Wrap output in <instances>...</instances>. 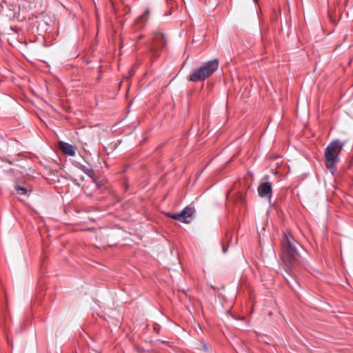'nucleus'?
<instances>
[{"label": "nucleus", "mask_w": 353, "mask_h": 353, "mask_svg": "<svg viewBox=\"0 0 353 353\" xmlns=\"http://www.w3.org/2000/svg\"><path fill=\"white\" fill-rule=\"evenodd\" d=\"M150 10L147 9L143 14L138 17L135 21L137 28H142L148 20Z\"/></svg>", "instance_id": "7"}, {"label": "nucleus", "mask_w": 353, "mask_h": 353, "mask_svg": "<svg viewBox=\"0 0 353 353\" xmlns=\"http://www.w3.org/2000/svg\"><path fill=\"white\" fill-rule=\"evenodd\" d=\"M204 350H207V347L205 345H204Z\"/></svg>", "instance_id": "16"}, {"label": "nucleus", "mask_w": 353, "mask_h": 353, "mask_svg": "<svg viewBox=\"0 0 353 353\" xmlns=\"http://www.w3.org/2000/svg\"><path fill=\"white\" fill-rule=\"evenodd\" d=\"M2 3L8 6L9 4L14 3V0H2Z\"/></svg>", "instance_id": "12"}, {"label": "nucleus", "mask_w": 353, "mask_h": 353, "mask_svg": "<svg viewBox=\"0 0 353 353\" xmlns=\"http://www.w3.org/2000/svg\"><path fill=\"white\" fill-rule=\"evenodd\" d=\"M219 62L218 59L207 61L203 66L195 70L190 76L189 79L193 82L204 81L218 69Z\"/></svg>", "instance_id": "3"}, {"label": "nucleus", "mask_w": 353, "mask_h": 353, "mask_svg": "<svg viewBox=\"0 0 353 353\" xmlns=\"http://www.w3.org/2000/svg\"><path fill=\"white\" fill-rule=\"evenodd\" d=\"M259 196L270 200L272 194V184L270 182L261 183L257 188Z\"/></svg>", "instance_id": "5"}, {"label": "nucleus", "mask_w": 353, "mask_h": 353, "mask_svg": "<svg viewBox=\"0 0 353 353\" xmlns=\"http://www.w3.org/2000/svg\"><path fill=\"white\" fill-rule=\"evenodd\" d=\"M83 191L85 192V193L86 194H91L90 193H89L88 192H87V190H86V189L85 188V187H84V186L83 187Z\"/></svg>", "instance_id": "15"}, {"label": "nucleus", "mask_w": 353, "mask_h": 353, "mask_svg": "<svg viewBox=\"0 0 353 353\" xmlns=\"http://www.w3.org/2000/svg\"><path fill=\"white\" fill-rule=\"evenodd\" d=\"M79 168L82 170L85 174H87L88 176H90L92 181L96 184L97 187H99V185L97 183V179L95 178V174L94 170L92 168H88L86 166L83 165H80Z\"/></svg>", "instance_id": "8"}, {"label": "nucleus", "mask_w": 353, "mask_h": 353, "mask_svg": "<svg viewBox=\"0 0 353 353\" xmlns=\"http://www.w3.org/2000/svg\"><path fill=\"white\" fill-rule=\"evenodd\" d=\"M194 212L195 210L194 207L192 206H186L181 210L183 216L185 220H188V219H190L194 214Z\"/></svg>", "instance_id": "9"}, {"label": "nucleus", "mask_w": 353, "mask_h": 353, "mask_svg": "<svg viewBox=\"0 0 353 353\" xmlns=\"http://www.w3.org/2000/svg\"><path fill=\"white\" fill-rule=\"evenodd\" d=\"M59 148L61 151L69 156H74L76 148L71 144L63 141L59 142Z\"/></svg>", "instance_id": "6"}, {"label": "nucleus", "mask_w": 353, "mask_h": 353, "mask_svg": "<svg viewBox=\"0 0 353 353\" xmlns=\"http://www.w3.org/2000/svg\"><path fill=\"white\" fill-rule=\"evenodd\" d=\"M255 3L258 2V0H253Z\"/></svg>", "instance_id": "17"}, {"label": "nucleus", "mask_w": 353, "mask_h": 353, "mask_svg": "<svg viewBox=\"0 0 353 353\" xmlns=\"http://www.w3.org/2000/svg\"><path fill=\"white\" fill-rule=\"evenodd\" d=\"M345 145V143L339 140L331 141L325 150V166L332 173L336 170V164L339 161V155Z\"/></svg>", "instance_id": "2"}, {"label": "nucleus", "mask_w": 353, "mask_h": 353, "mask_svg": "<svg viewBox=\"0 0 353 353\" xmlns=\"http://www.w3.org/2000/svg\"><path fill=\"white\" fill-rule=\"evenodd\" d=\"M228 248V245H227V246L223 245L222 250H223V253H225L227 252Z\"/></svg>", "instance_id": "13"}, {"label": "nucleus", "mask_w": 353, "mask_h": 353, "mask_svg": "<svg viewBox=\"0 0 353 353\" xmlns=\"http://www.w3.org/2000/svg\"><path fill=\"white\" fill-rule=\"evenodd\" d=\"M14 188L17 191V193L19 195H24V196L28 195V190L26 188L20 186L18 184H16Z\"/></svg>", "instance_id": "11"}, {"label": "nucleus", "mask_w": 353, "mask_h": 353, "mask_svg": "<svg viewBox=\"0 0 353 353\" xmlns=\"http://www.w3.org/2000/svg\"><path fill=\"white\" fill-rule=\"evenodd\" d=\"M143 38V35H140L139 36L138 39H137V42L141 41L142 39Z\"/></svg>", "instance_id": "14"}, {"label": "nucleus", "mask_w": 353, "mask_h": 353, "mask_svg": "<svg viewBox=\"0 0 353 353\" xmlns=\"http://www.w3.org/2000/svg\"><path fill=\"white\" fill-rule=\"evenodd\" d=\"M299 243L288 232L283 233L281 239V259L288 268H294L298 262Z\"/></svg>", "instance_id": "1"}, {"label": "nucleus", "mask_w": 353, "mask_h": 353, "mask_svg": "<svg viewBox=\"0 0 353 353\" xmlns=\"http://www.w3.org/2000/svg\"><path fill=\"white\" fill-rule=\"evenodd\" d=\"M165 214H166L167 216H168L170 218H172V219H173L174 220H177L179 221H181L182 223H190V220H185L184 219L181 211L180 212L175 213V214H172V213L168 212Z\"/></svg>", "instance_id": "10"}, {"label": "nucleus", "mask_w": 353, "mask_h": 353, "mask_svg": "<svg viewBox=\"0 0 353 353\" xmlns=\"http://www.w3.org/2000/svg\"><path fill=\"white\" fill-rule=\"evenodd\" d=\"M167 39L165 34L159 30L153 32L152 41L148 44L150 52L155 57H158L159 50L165 46Z\"/></svg>", "instance_id": "4"}]
</instances>
